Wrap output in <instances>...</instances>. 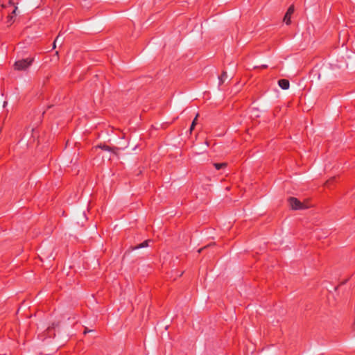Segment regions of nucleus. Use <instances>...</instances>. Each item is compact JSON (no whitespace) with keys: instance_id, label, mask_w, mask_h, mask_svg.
I'll return each instance as SVG.
<instances>
[{"instance_id":"7ed1b4c3","label":"nucleus","mask_w":355,"mask_h":355,"mask_svg":"<svg viewBox=\"0 0 355 355\" xmlns=\"http://www.w3.org/2000/svg\"><path fill=\"white\" fill-rule=\"evenodd\" d=\"M278 85L283 89H287L290 86L289 81L286 79H280L278 81Z\"/></svg>"},{"instance_id":"4468645a","label":"nucleus","mask_w":355,"mask_h":355,"mask_svg":"<svg viewBox=\"0 0 355 355\" xmlns=\"http://www.w3.org/2000/svg\"><path fill=\"white\" fill-rule=\"evenodd\" d=\"M17 9V7L14 9V10H13V12H12V14H13V15H15Z\"/></svg>"},{"instance_id":"0eeeda50","label":"nucleus","mask_w":355,"mask_h":355,"mask_svg":"<svg viewBox=\"0 0 355 355\" xmlns=\"http://www.w3.org/2000/svg\"><path fill=\"white\" fill-rule=\"evenodd\" d=\"M227 78V73L225 71H223L221 74V76L219 77L220 83H222L224 82V80Z\"/></svg>"},{"instance_id":"423d86ee","label":"nucleus","mask_w":355,"mask_h":355,"mask_svg":"<svg viewBox=\"0 0 355 355\" xmlns=\"http://www.w3.org/2000/svg\"><path fill=\"white\" fill-rule=\"evenodd\" d=\"M291 16H289L288 14H285L284 17V22L286 23V24L288 25L291 24Z\"/></svg>"},{"instance_id":"6e6552de","label":"nucleus","mask_w":355,"mask_h":355,"mask_svg":"<svg viewBox=\"0 0 355 355\" xmlns=\"http://www.w3.org/2000/svg\"><path fill=\"white\" fill-rule=\"evenodd\" d=\"M294 10H295L294 6L292 5L288 8V9L286 13L289 15V16H291L293 15V13L294 12Z\"/></svg>"},{"instance_id":"f257e3e1","label":"nucleus","mask_w":355,"mask_h":355,"mask_svg":"<svg viewBox=\"0 0 355 355\" xmlns=\"http://www.w3.org/2000/svg\"><path fill=\"white\" fill-rule=\"evenodd\" d=\"M288 202L291 208L295 210L305 209L311 206V204L309 200H306L302 202L295 197H290L288 199Z\"/></svg>"},{"instance_id":"dca6fc26","label":"nucleus","mask_w":355,"mask_h":355,"mask_svg":"<svg viewBox=\"0 0 355 355\" xmlns=\"http://www.w3.org/2000/svg\"><path fill=\"white\" fill-rule=\"evenodd\" d=\"M202 250V249H200V250H198V252L200 253Z\"/></svg>"},{"instance_id":"9b49d317","label":"nucleus","mask_w":355,"mask_h":355,"mask_svg":"<svg viewBox=\"0 0 355 355\" xmlns=\"http://www.w3.org/2000/svg\"><path fill=\"white\" fill-rule=\"evenodd\" d=\"M12 19H13V16L12 15L9 16L8 17V22L12 24Z\"/></svg>"},{"instance_id":"2eb2a0df","label":"nucleus","mask_w":355,"mask_h":355,"mask_svg":"<svg viewBox=\"0 0 355 355\" xmlns=\"http://www.w3.org/2000/svg\"><path fill=\"white\" fill-rule=\"evenodd\" d=\"M92 331V330H87L85 329L84 331V334H86L87 332Z\"/></svg>"},{"instance_id":"39448f33","label":"nucleus","mask_w":355,"mask_h":355,"mask_svg":"<svg viewBox=\"0 0 355 355\" xmlns=\"http://www.w3.org/2000/svg\"><path fill=\"white\" fill-rule=\"evenodd\" d=\"M214 166L216 170H220L221 168L226 167L227 163H214Z\"/></svg>"},{"instance_id":"1a4fd4ad","label":"nucleus","mask_w":355,"mask_h":355,"mask_svg":"<svg viewBox=\"0 0 355 355\" xmlns=\"http://www.w3.org/2000/svg\"><path fill=\"white\" fill-rule=\"evenodd\" d=\"M98 147L102 148V149H103V150H107V151L110 150V148L109 146H105V145H104L103 146H98Z\"/></svg>"},{"instance_id":"f8f14e48","label":"nucleus","mask_w":355,"mask_h":355,"mask_svg":"<svg viewBox=\"0 0 355 355\" xmlns=\"http://www.w3.org/2000/svg\"><path fill=\"white\" fill-rule=\"evenodd\" d=\"M59 39V36L57 37V38L55 40L54 42H53V48H55V43L58 42Z\"/></svg>"},{"instance_id":"f03ea898","label":"nucleus","mask_w":355,"mask_h":355,"mask_svg":"<svg viewBox=\"0 0 355 355\" xmlns=\"http://www.w3.org/2000/svg\"><path fill=\"white\" fill-rule=\"evenodd\" d=\"M33 58H28L17 60L15 62V69L17 70H25L31 65L33 62Z\"/></svg>"},{"instance_id":"ddd939ff","label":"nucleus","mask_w":355,"mask_h":355,"mask_svg":"<svg viewBox=\"0 0 355 355\" xmlns=\"http://www.w3.org/2000/svg\"><path fill=\"white\" fill-rule=\"evenodd\" d=\"M331 181H332V180H328V181L326 182V185H327V187H329V185L330 184V183H331Z\"/></svg>"},{"instance_id":"9d476101","label":"nucleus","mask_w":355,"mask_h":355,"mask_svg":"<svg viewBox=\"0 0 355 355\" xmlns=\"http://www.w3.org/2000/svg\"><path fill=\"white\" fill-rule=\"evenodd\" d=\"M196 119L193 121V122H192V124H191V128H190L191 131V130L193 129V128H194V125H195V124H196Z\"/></svg>"},{"instance_id":"20e7f679","label":"nucleus","mask_w":355,"mask_h":355,"mask_svg":"<svg viewBox=\"0 0 355 355\" xmlns=\"http://www.w3.org/2000/svg\"><path fill=\"white\" fill-rule=\"evenodd\" d=\"M150 241H151V240H146V241H144L143 243H140L139 245L132 247V250H138L140 248H146L148 246V243Z\"/></svg>"}]
</instances>
